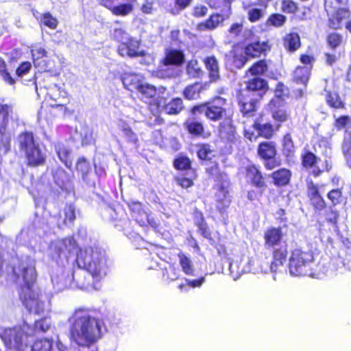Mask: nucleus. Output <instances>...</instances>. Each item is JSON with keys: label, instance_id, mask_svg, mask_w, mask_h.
<instances>
[{"label": "nucleus", "instance_id": "1", "mask_svg": "<svg viewBox=\"0 0 351 351\" xmlns=\"http://www.w3.org/2000/svg\"><path fill=\"white\" fill-rule=\"evenodd\" d=\"M95 313V309L78 307L69 318V338L80 347L90 348L102 337L101 321Z\"/></svg>", "mask_w": 351, "mask_h": 351}, {"label": "nucleus", "instance_id": "2", "mask_svg": "<svg viewBox=\"0 0 351 351\" xmlns=\"http://www.w3.org/2000/svg\"><path fill=\"white\" fill-rule=\"evenodd\" d=\"M106 275L103 265H77L72 269H64L51 276V282L57 291L73 287L86 289L99 282Z\"/></svg>", "mask_w": 351, "mask_h": 351}, {"label": "nucleus", "instance_id": "3", "mask_svg": "<svg viewBox=\"0 0 351 351\" xmlns=\"http://www.w3.org/2000/svg\"><path fill=\"white\" fill-rule=\"evenodd\" d=\"M14 280L23 282L19 291V298L30 313L39 314L43 311V302L40 294L34 288L36 281V271L33 265H10Z\"/></svg>", "mask_w": 351, "mask_h": 351}, {"label": "nucleus", "instance_id": "4", "mask_svg": "<svg viewBox=\"0 0 351 351\" xmlns=\"http://www.w3.org/2000/svg\"><path fill=\"white\" fill-rule=\"evenodd\" d=\"M75 241L72 237L58 239L53 241L50 246L52 261L57 263H69L71 253H76L75 263H104L106 262V253L101 249L95 250L90 247L77 252Z\"/></svg>", "mask_w": 351, "mask_h": 351}, {"label": "nucleus", "instance_id": "5", "mask_svg": "<svg viewBox=\"0 0 351 351\" xmlns=\"http://www.w3.org/2000/svg\"><path fill=\"white\" fill-rule=\"evenodd\" d=\"M34 335V330L27 323L0 331V337L5 346L8 349L19 351H24L29 345V338Z\"/></svg>", "mask_w": 351, "mask_h": 351}, {"label": "nucleus", "instance_id": "6", "mask_svg": "<svg viewBox=\"0 0 351 351\" xmlns=\"http://www.w3.org/2000/svg\"><path fill=\"white\" fill-rule=\"evenodd\" d=\"M16 144L19 151L25 155L29 165L38 166L44 163L45 157L38 145L35 143L32 132H23L19 134Z\"/></svg>", "mask_w": 351, "mask_h": 351}, {"label": "nucleus", "instance_id": "7", "mask_svg": "<svg viewBox=\"0 0 351 351\" xmlns=\"http://www.w3.org/2000/svg\"><path fill=\"white\" fill-rule=\"evenodd\" d=\"M226 104V99L217 97L212 102L195 106L191 108V113L195 115L204 114L208 119L218 121L227 114Z\"/></svg>", "mask_w": 351, "mask_h": 351}, {"label": "nucleus", "instance_id": "8", "mask_svg": "<svg viewBox=\"0 0 351 351\" xmlns=\"http://www.w3.org/2000/svg\"><path fill=\"white\" fill-rule=\"evenodd\" d=\"M14 113L13 106L3 104L0 99V149L5 154L10 149L12 134L7 130L8 117H12Z\"/></svg>", "mask_w": 351, "mask_h": 351}, {"label": "nucleus", "instance_id": "9", "mask_svg": "<svg viewBox=\"0 0 351 351\" xmlns=\"http://www.w3.org/2000/svg\"><path fill=\"white\" fill-rule=\"evenodd\" d=\"M217 182V183L215 186L216 207L221 213H223L232 202L230 195V184L226 174L220 175V179Z\"/></svg>", "mask_w": 351, "mask_h": 351}, {"label": "nucleus", "instance_id": "10", "mask_svg": "<svg viewBox=\"0 0 351 351\" xmlns=\"http://www.w3.org/2000/svg\"><path fill=\"white\" fill-rule=\"evenodd\" d=\"M229 37L237 43H243L250 40L254 36L251 29L244 27L242 23H234L228 29Z\"/></svg>", "mask_w": 351, "mask_h": 351}, {"label": "nucleus", "instance_id": "11", "mask_svg": "<svg viewBox=\"0 0 351 351\" xmlns=\"http://www.w3.org/2000/svg\"><path fill=\"white\" fill-rule=\"evenodd\" d=\"M66 347L59 341L54 342L52 338L36 339L32 346L31 351H65Z\"/></svg>", "mask_w": 351, "mask_h": 351}, {"label": "nucleus", "instance_id": "12", "mask_svg": "<svg viewBox=\"0 0 351 351\" xmlns=\"http://www.w3.org/2000/svg\"><path fill=\"white\" fill-rule=\"evenodd\" d=\"M140 43L136 39L121 43L118 47V53L122 57H141L145 55L144 51H138Z\"/></svg>", "mask_w": 351, "mask_h": 351}, {"label": "nucleus", "instance_id": "13", "mask_svg": "<svg viewBox=\"0 0 351 351\" xmlns=\"http://www.w3.org/2000/svg\"><path fill=\"white\" fill-rule=\"evenodd\" d=\"M225 61L230 70L239 69L247 62V58L242 51L232 50L226 55Z\"/></svg>", "mask_w": 351, "mask_h": 351}, {"label": "nucleus", "instance_id": "14", "mask_svg": "<svg viewBox=\"0 0 351 351\" xmlns=\"http://www.w3.org/2000/svg\"><path fill=\"white\" fill-rule=\"evenodd\" d=\"M283 234L281 228L271 227L264 233L265 247L274 249L280 244Z\"/></svg>", "mask_w": 351, "mask_h": 351}, {"label": "nucleus", "instance_id": "15", "mask_svg": "<svg viewBox=\"0 0 351 351\" xmlns=\"http://www.w3.org/2000/svg\"><path fill=\"white\" fill-rule=\"evenodd\" d=\"M184 272L186 275H191L193 276H199L197 279L192 280H186V285H180L179 286L180 289L184 288L186 285L192 287H199L203 282H204V277L202 275V273L199 271L195 268L194 265H181Z\"/></svg>", "mask_w": 351, "mask_h": 351}, {"label": "nucleus", "instance_id": "16", "mask_svg": "<svg viewBox=\"0 0 351 351\" xmlns=\"http://www.w3.org/2000/svg\"><path fill=\"white\" fill-rule=\"evenodd\" d=\"M124 87L130 91H138L143 83V77L134 73H125L121 77Z\"/></svg>", "mask_w": 351, "mask_h": 351}, {"label": "nucleus", "instance_id": "17", "mask_svg": "<svg viewBox=\"0 0 351 351\" xmlns=\"http://www.w3.org/2000/svg\"><path fill=\"white\" fill-rule=\"evenodd\" d=\"M184 61V54L182 51L175 49H167L165 56L162 60L164 66L181 65Z\"/></svg>", "mask_w": 351, "mask_h": 351}, {"label": "nucleus", "instance_id": "18", "mask_svg": "<svg viewBox=\"0 0 351 351\" xmlns=\"http://www.w3.org/2000/svg\"><path fill=\"white\" fill-rule=\"evenodd\" d=\"M198 116L199 115L193 114L191 112V116L184 124L188 132L196 136H201L204 132L202 123L198 121Z\"/></svg>", "mask_w": 351, "mask_h": 351}, {"label": "nucleus", "instance_id": "19", "mask_svg": "<svg viewBox=\"0 0 351 351\" xmlns=\"http://www.w3.org/2000/svg\"><path fill=\"white\" fill-rule=\"evenodd\" d=\"M247 89L249 91L257 92L256 97H262L267 89V82L264 79L254 76L247 82Z\"/></svg>", "mask_w": 351, "mask_h": 351}, {"label": "nucleus", "instance_id": "20", "mask_svg": "<svg viewBox=\"0 0 351 351\" xmlns=\"http://www.w3.org/2000/svg\"><path fill=\"white\" fill-rule=\"evenodd\" d=\"M258 97L252 98L248 96L243 101H239L240 111L244 117H251L254 116L258 108Z\"/></svg>", "mask_w": 351, "mask_h": 351}, {"label": "nucleus", "instance_id": "21", "mask_svg": "<svg viewBox=\"0 0 351 351\" xmlns=\"http://www.w3.org/2000/svg\"><path fill=\"white\" fill-rule=\"evenodd\" d=\"M246 176L252 184L258 188L265 186V180L258 167L254 165H250L246 167Z\"/></svg>", "mask_w": 351, "mask_h": 351}, {"label": "nucleus", "instance_id": "22", "mask_svg": "<svg viewBox=\"0 0 351 351\" xmlns=\"http://www.w3.org/2000/svg\"><path fill=\"white\" fill-rule=\"evenodd\" d=\"M76 170L81 173L82 178L84 182L90 186L95 185V181L90 177V163L84 157L78 159L76 163Z\"/></svg>", "mask_w": 351, "mask_h": 351}, {"label": "nucleus", "instance_id": "23", "mask_svg": "<svg viewBox=\"0 0 351 351\" xmlns=\"http://www.w3.org/2000/svg\"><path fill=\"white\" fill-rule=\"evenodd\" d=\"M31 53L35 66L45 71L48 66L43 58L47 57V51L40 46H34L31 49Z\"/></svg>", "mask_w": 351, "mask_h": 351}, {"label": "nucleus", "instance_id": "24", "mask_svg": "<svg viewBox=\"0 0 351 351\" xmlns=\"http://www.w3.org/2000/svg\"><path fill=\"white\" fill-rule=\"evenodd\" d=\"M66 95L67 93L64 90L61 89L56 84L53 85L47 93V95L54 101V103H51L50 105L51 106H62L64 105Z\"/></svg>", "mask_w": 351, "mask_h": 351}, {"label": "nucleus", "instance_id": "25", "mask_svg": "<svg viewBox=\"0 0 351 351\" xmlns=\"http://www.w3.org/2000/svg\"><path fill=\"white\" fill-rule=\"evenodd\" d=\"M257 152L262 159L274 158L276 155V143L273 141H264L258 145Z\"/></svg>", "mask_w": 351, "mask_h": 351}, {"label": "nucleus", "instance_id": "26", "mask_svg": "<svg viewBox=\"0 0 351 351\" xmlns=\"http://www.w3.org/2000/svg\"><path fill=\"white\" fill-rule=\"evenodd\" d=\"M56 184L61 189L68 190L70 187L71 178L62 168H58L53 173Z\"/></svg>", "mask_w": 351, "mask_h": 351}, {"label": "nucleus", "instance_id": "27", "mask_svg": "<svg viewBox=\"0 0 351 351\" xmlns=\"http://www.w3.org/2000/svg\"><path fill=\"white\" fill-rule=\"evenodd\" d=\"M224 21L223 15L215 14H212L205 22L199 23L197 29L199 31L213 30L217 28Z\"/></svg>", "mask_w": 351, "mask_h": 351}, {"label": "nucleus", "instance_id": "28", "mask_svg": "<svg viewBox=\"0 0 351 351\" xmlns=\"http://www.w3.org/2000/svg\"><path fill=\"white\" fill-rule=\"evenodd\" d=\"M267 48L266 43L255 42L247 45L245 47V54L247 56L256 58L259 56L263 52L265 51Z\"/></svg>", "mask_w": 351, "mask_h": 351}, {"label": "nucleus", "instance_id": "29", "mask_svg": "<svg viewBox=\"0 0 351 351\" xmlns=\"http://www.w3.org/2000/svg\"><path fill=\"white\" fill-rule=\"evenodd\" d=\"M245 271L244 265H223L222 272L237 280Z\"/></svg>", "mask_w": 351, "mask_h": 351}, {"label": "nucleus", "instance_id": "30", "mask_svg": "<svg viewBox=\"0 0 351 351\" xmlns=\"http://www.w3.org/2000/svg\"><path fill=\"white\" fill-rule=\"evenodd\" d=\"M291 172L286 169H280L272 173L274 182L278 186H285L289 182Z\"/></svg>", "mask_w": 351, "mask_h": 351}, {"label": "nucleus", "instance_id": "31", "mask_svg": "<svg viewBox=\"0 0 351 351\" xmlns=\"http://www.w3.org/2000/svg\"><path fill=\"white\" fill-rule=\"evenodd\" d=\"M309 265H289L291 276L294 277L314 276V274L311 271Z\"/></svg>", "mask_w": 351, "mask_h": 351}, {"label": "nucleus", "instance_id": "32", "mask_svg": "<svg viewBox=\"0 0 351 351\" xmlns=\"http://www.w3.org/2000/svg\"><path fill=\"white\" fill-rule=\"evenodd\" d=\"M55 148L59 159L66 167H70L72 165V161L69 150L62 143H58Z\"/></svg>", "mask_w": 351, "mask_h": 351}, {"label": "nucleus", "instance_id": "33", "mask_svg": "<svg viewBox=\"0 0 351 351\" xmlns=\"http://www.w3.org/2000/svg\"><path fill=\"white\" fill-rule=\"evenodd\" d=\"M289 261L291 263H308L313 261V256L310 253L304 252L299 249H295L293 251Z\"/></svg>", "mask_w": 351, "mask_h": 351}, {"label": "nucleus", "instance_id": "34", "mask_svg": "<svg viewBox=\"0 0 351 351\" xmlns=\"http://www.w3.org/2000/svg\"><path fill=\"white\" fill-rule=\"evenodd\" d=\"M204 63L206 69L209 71L211 80H216L219 76V68L217 59L214 56L208 57L205 59Z\"/></svg>", "mask_w": 351, "mask_h": 351}, {"label": "nucleus", "instance_id": "35", "mask_svg": "<svg viewBox=\"0 0 351 351\" xmlns=\"http://www.w3.org/2000/svg\"><path fill=\"white\" fill-rule=\"evenodd\" d=\"M137 92L139 93L141 99H152L157 94V90L154 86L144 82Z\"/></svg>", "mask_w": 351, "mask_h": 351}, {"label": "nucleus", "instance_id": "36", "mask_svg": "<svg viewBox=\"0 0 351 351\" xmlns=\"http://www.w3.org/2000/svg\"><path fill=\"white\" fill-rule=\"evenodd\" d=\"M300 45V36L296 33H291L286 35L284 38L285 47L290 51H295Z\"/></svg>", "mask_w": 351, "mask_h": 351}, {"label": "nucleus", "instance_id": "37", "mask_svg": "<svg viewBox=\"0 0 351 351\" xmlns=\"http://www.w3.org/2000/svg\"><path fill=\"white\" fill-rule=\"evenodd\" d=\"M183 101L180 98H174L171 99L165 106V112L169 114H178L183 109Z\"/></svg>", "mask_w": 351, "mask_h": 351}, {"label": "nucleus", "instance_id": "38", "mask_svg": "<svg viewBox=\"0 0 351 351\" xmlns=\"http://www.w3.org/2000/svg\"><path fill=\"white\" fill-rule=\"evenodd\" d=\"M309 70L306 66H299L298 67L293 73L294 80L298 84H301L306 85L308 82L309 78Z\"/></svg>", "mask_w": 351, "mask_h": 351}, {"label": "nucleus", "instance_id": "39", "mask_svg": "<svg viewBox=\"0 0 351 351\" xmlns=\"http://www.w3.org/2000/svg\"><path fill=\"white\" fill-rule=\"evenodd\" d=\"M202 85L199 83L187 86L183 91L184 97L189 100L195 99L199 97Z\"/></svg>", "mask_w": 351, "mask_h": 351}, {"label": "nucleus", "instance_id": "40", "mask_svg": "<svg viewBox=\"0 0 351 351\" xmlns=\"http://www.w3.org/2000/svg\"><path fill=\"white\" fill-rule=\"evenodd\" d=\"M254 128L258 131V134L261 136H263L266 138H270L273 136L274 134V128L273 125L271 123H255Z\"/></svg>", "mask_w": 351, "mask_h": 351}, {"label": "nucleus", "instance_id": "41", "mask_svg": "<svg viewBox=\"0 0 351 351\" xmlns=\"http://www.w3.org/2000/svg\"><path fill=\"white\" fill-rule=\"evenodd\" d=\"M282 152L287 157H292L295 152V147L290 134H287L283 138Z\"/></svg>", "mask_w": 351, "mask_h": 351}, {"label": "nucleus", "instance_id": "42", "mask_svg": "<svg viewBox=\"0 0 351 351\" xmlns=\"http://www.w3.org/2000/svg\"><path fill=\"white\" fill-rule=\"evenodd\" d=\"M133 10V5L130 3L114 5L111 8V12L116 16H127Z\"/></svg>", "mask_w": 351, "mask_h": 351}, {"label": "nucleus", "instance_id": "43", "mask_svg": "<svg viewBox=\"0 0 351 351\" xmlns=\"http://www.w3.org/2000/svg\"><path fill=\"white\" fill-rule=\"evenodd\" d=\"M124 137L128 143L136 144L138 142V136L131 128L125 123H122L120 125Z\"/></svg>", "mask_w": 351, "mask_h": 351}, {"label": "nucleus", "instance_id": "44", "mask_svg": "<svg viewBox=\"0 0 351 351\" xmlns=\"http://www.w3.org/2000/svg\"><path fill=\"white\" fill-rule=\"evenodd\" d=\"M112 36L115 40L123 43L135 38L130 36L128 33L122 27L114 28L112 32Z\"/></svg>", "mask_w": 351, "mask_h": 351}, {"label": "nucleus", "instance_id": "45", "mask_svg": "<svg viewBox=\"0 0 351 351\" xmlns=\"http://www.w3.org/2000/svg\"><path fill=\"white\" fill-rule=\"evenodd\" d=\"M186 71V73L193 78L199 77L202 73L200 66L196 60H191L187 63Z\"/></svg>", "mask_w": 351, "mask_h": 351}, {"label": "nucleus", "instance_id": "46", "mask_svg": "<svg viewBox=\"0 0 351 351\" xmlns=\"http://www.w3.org/2000/svg\"><path fill=\"white\" fill-rule=\"evenodd\" d=\"M319 158L312 152L306 151L302 156V163L304 167H314Z\"/></svg>", "mask_w": 351, "mask_h": 351}, {"label": "nucleus", "instance_id": "47", "mask_svg": "<svg viewBox=\"0 0 351 351\" xmlns=\"http://www.w3.org/2000/svg\"><path fill=\"white\" fill-rule=\"evenodd\" d=\"M197 225L198 226V230L200 234L207 239H208L211 244L214 243V240L211 237V232L206 224L204 221L202 215L201 216V219L199 221L197 222Z\"/></svg>", "mask_w": 351, "mask_h": 351}, {"label": "nucleus", "instance_id": "48", "mask_svg": "<svg viewBox=\"0 0 351 351\" xmlns=\"http://www.w3.org/2000/svg\"><path fill=\"white\" fill-rule=\"evenodd\" d=\"M197 156L201 160H210L213 156V151L211 149L210 145H202L197 151Z\"/></svg>", "mask_w": 351, "mask_h": 351}, {"label": "nucleus", "instance_id": "49", "mask_svg": "<svg viewBox=\"0 0 351 351\" xmlns=\"http://www.w3.org/2000/svg\"><path fill=\"white\" fill-rule=\"evenodd\" d=\"M267 69V66L265 60H259L256 62L249 69V72L252 75H258L263 74Z\"/></svg>", "mask_w": 351, "mask_h": 351}, {"label": "nucleus", "instance_id": "50", "mask_svg": "<svg viewBox=\"0 0 351 351\" xmlns=\"http://www.w3.org/2000/svg\"><path fill=\"white\" fill-rule=\"evenodd\" d=\"M327 197L333 206H336L343 202L342 192L339 189L331 190L328 193Z\"/></svg>", "mask_w": 351, "mask_h": 351}, {"label": "nucleus", "instance_id": "51", "mask_svg": "<svg viewBox=\"0 0 351 351\" xmlns=\"http://www.w3.org/2000/svg\"><path fill=\"white\" fill-rule=\"evenodd\" d=\"M173 165L176 169L179 170H184L190 168L191 161L189 158L184 156H179L175 159Z\"/></svg>", "mask_w": 351, "mask_h": 351}, {"label": "nucleus", "instance_id": "52", "mask_svg": "<svg viewBox=\"0 0 351 351\" xmlns=\"http://www.w3.org/2000/svg\"><path fill=\"white\" fill-rule=\"evenodd\" d=\"M51 324L47 320V317H43L34 322V331L36 330L39 332H46L50 328Z\"/></svg>", "mask_w": 351, "mask_h": 351}, {"label": "nucleus", "instance_id": "53", "mask_svg": "<svg viewBox=\"0 0 351 351\" xmlns=\"http://www.w3.org/2000/svg\"><path fill=\"white\" fill-rule=\"evenodd\" d=\"M326 101L330 106L335 108H339L343 106L339 96L335 93H328L326 96Z\"/></svg>", "mask_w": 351, "mask_h": 351}, {"label": "nucleus", "instance_id": "54", "mask_svg": "<svg viewBox=\"0 0 351 351\" xmlns=\"http://www.w3.org/2000/svg\"><path fill=\"white\" fill-rule=\"evenodd\" d=\"M0 74L5 82L10 85L14 84V79L10 75V73L7 71L5 63L1 57H0Z\"/></svg>", "mask_w": 351, "mask_h": 351}, {"label": "nucleus", "instance_id": "55", "mask_svg": "<svg viewBox=\"0 0 351 351\" xmlns=\"http://www.w3.org/2000/svg\"><path fill=\"white\" fill-rule=\"evenodd\" d=\"M343 40V36L337 33H331L327 37V42L330 47L335 49L341 45Z\"/></svg>", "mask_w": 351, "mask_h": 351}, {"label": "nucleus", "instance_id": "56", "mask_svg": "<svg viewBox=\"0 0 351 351\" xmlns=\"http://www.w3.org/2000/svg\"><path fill=\"white\" fill-rule=\"evenodd\" d=\"M41 23L51 29H56L58 22L55 17H53L50 13L47 12L43 15Z\"/></svg>", "mask_w": 351, "mask_h": 351}, {"label": "nucleus", "instance_id": "57", "mask_svg": "<svg viewBox=\"0 0 351 351\" xmlns=\"http://www.w3.org/2000/svg\"><path fill=\"white\" fill-rule=\"evenodd\" d=\"M192 0H176V7L171 10V13L177 15L180 12L187 8L191 3Z\"/></svg>", "mask_w": 351, "mask_h": 351}, {"label": "nucleus", "instance_id": "58", "mask_svg": "<svg viewBox=\"0 0 351 351\" xmlns=\"http://www.w3.org/2000/svg\"><path fill=\"white\" fill-rule=\"evenodd\" d=\"M64 223H72L75 219V208L72 204L66 205L64 210Z\"/></svg>", "mask_w": 351, "mask_h": 351}, {"label": "nucleus", "instance_id": "59", "mask_svg": "<svg viewBox=\"0 0 351 351\" xmlns=\"http://www.w3.org/2000/svg\"><path fill=\"white\" fill-rule=\"evenodd\" d=\"M274 258L275 261H278L280 263H282L286 261L287 250L285 246L280 247V248L274 249Z\"/></svg>", "mask_w": 351, "mask_h": 351}, {"label": "nucleus", "instance_id": "60", "mask_svg": "<svg viewBox=\"0 0 351 351\" xmlns=\"http://www.w3.org/2000/svg\"><path fill=\"white\" fill-rule=\"evenodd\" d=\"M285 21L286 17L284 15L275 14L269 16L267 23L275 27H280L285 23Z\"/></svg>", "mask_w": 351, "mask_h": 351}, {"label": "nucleus", "instance_id": "61", "mask_svg": "<svg viewBox=\"0 0 351 351\" xmlns=\"http://www.w3.org/2000/svg\"><path fill=\"white\" fill-rule=\"evenodd\" d=\"M339 214L337 210L334 209L332 207H329L325 213V218L326 221L331 224L335 225L337 223Z\"/></svg>", "mask_w": 351, "mask_h": 351}, {"label": "nucleus", "instance_id": "62", "mask_svg": "<svg viewBox=\"0 0 351 351\" xmlns=\"http://www.w3.org/2000/svg\"><path fill=\"white\" fill-rule=\"evenodd\" d=\"M264 16V11L261 9L252 8L248 11V19L251 22H256Z\"/></svg>", "mask_w": 351, "mask_h": 351}, {"label": "nucleus", "instance_id": "63", "mask_svg": "<svg viewBox=\"0 0 351 351\" xmlns=\"http://www.w3.org/2000/svg\"><path fill=\"white\" fill-rule=\"evenodd\" d=\"M32 69V64L29 62H23L16 70V74L18 77H23L26 75Z\"/></svg>", "mask_w": 351, "mask_h": 351}, {"label": "nucleus", "instance_id": "64", "mask_svg": "<svg viewBox=\"0 0 351 351\" xmlns=\"http://www.w3.org/2000/svg\"><path fill=\"white\" fill-rule=\"evenodd\" d=\"M342 152L345 159L351 155V138L345 137L342 143Z\"/></svg>", "mask_w": 351, "mask_h": 351}]
</instances>
